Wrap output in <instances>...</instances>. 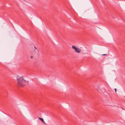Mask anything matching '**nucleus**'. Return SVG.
Wrapping results in <instances>:
<instances>
[{
	"mask_svg": "<svg viewBox=\"0 0 125 125\" xmlns=\"http://www.w3.org/2000/svg\"><path fill=\"white\" fill-rule=\"evenodd\" d=\"M18 86L20 87L25 86L26 84V81L24 80L22 77L18 76L17 77Z\"/></svg>",
	"mask_w": 125,
	"mask_h": 125,
	"instance_id": "nucleus-1",
	"label": "nucleus"
},
{
	"mask_svg": "<svg viewBox=\"0 0 125 125\" xmlns=\"http://www.w3.org/2000/svg\"><path fill=\"white\" fill-rule=\"evenodd\" d=\"M72 47L73 49H75V51L76 52L78 53H79L81 52V50L79 48H77L74 46H73Z\"/></svg>",
	"mask_w": 125,
	"mask_h": 125,
	"instance_id": "nucleus-2",
	"label": "nucleus"
},
{
	"mask_svg": "<svg viewBox=\"0 0 125 125\" xmlns=\"http://www.w3.org/2000/svg\"><path fill=\"white\" fill-rule=\"evenodd\" d=\"M39 119L40 120H41L42 122V121H44V120H43V119L42 118H41V117H39Z\"/></svg>",
	"mask_w": 125,
	"mask_h": 125,
	"instance_id": "nucleus-3",
	"label": "nucleus"
},
{
	"mask_svg": "<svg viewBox=\"0 0 125 125\" xmlns=\"http://www.w3.org/2000/svg\"><path fill=\"white\" fill-rule=\"evenodd\" d=\"M115 92H116V88L115 89Z\"/></svg>",
	"mask_w": 125,
	"mask_h": 125,
	"instance_id": "nucleus-4",
	"label": "nucleus"
},
{
	"mask_svg": "<svg viewBox=\"0 0 125 125\" xmlns=\"http://www.w3.org/2000/svg\"><path fill=\"white\" fill-rule=\"evenodd\" d=\"M107 55V54H102V55Z\"/></svg>",
	"mask_w": 125,
	"mask_h": 125,
	"instance_id": "nucleus-5",
	"label": "nucleus"
},
{
	"mask_svg": "<svg viewBox=\"0 0 125 125\" xmlns=\"http://www.w3.org/2000/svg\"><path fill=\"white\" fill-rule=\"evenodd\" d=\"M30 58H33V56H31L30 57Z\"/></svg>",
	"mask_w": 125,
	"mask_h": 125,
	"instance_id": "nucleus-6",
	"label": "nucleus"
},
{
	"mask_svg": "<svg viewBox=\"0 0 125 125\" xmlns=\"http://www.w3.org/2000/svg\"><path fill=\"white\" fill-rule=\"evenodd\" d=\"M42 122H43V123H44V124H45V122H44V121H42Z\"/></svg>",
	"mask_w": 125,
	"mask_h": 125,
	"instance_id": "nucleus-7",
	"label": "nucleus"
},
{
	"mask_svg": "<svg viewBox=\"0 0 125 125\" xmlns=\"http://www.w3.org/2000/svg\"><path fill=\"white\" fill-rule=\"evenodd\" d=\"M34 48L35 49H37V48H36V47H34Z\"/></svg>",
	"mask_w": 125,
	"mask_h": 125,
	"instance_id": "nucleus-8",
	"label": "nucleus"
}]
</instances>
